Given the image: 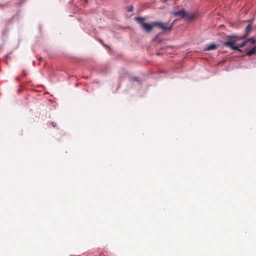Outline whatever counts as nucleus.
<instances>
[{
  "mask_svg": "<svg viewBox=\"0 0 256 256\" xmlns=\"http://www.w3.org/2000/svg\"><path fill=\"white\" fill-rule=\"evenodd\" d=\"M51 124L52 127L55 128L56 126V124L54 122H52Z\"/></svg>",
  "mask_w": 256,
  "mask_h": 256,
  "instance_id": "10",
  "label": "nucleus"
},
{
  "mask_svg": "<svg viewBox=\"0 0 256 256\" xmlns=\"http://www.w3.org/2000/svg\"><path fill=\"white\" fill-rule=\"evenodd\" d=\"M197 17L196 13L188 12L185 11L184 20L188 21H192Z\"/></svg>",
  "mask_w": 256,
  "mask_h": 256,
  "instance_id": "3",
  "label": "nucleus"
},
{
  "mask_svg": "<svg viewBox=\"0 0 256 256\" xmlns=\"http://www.w3.org/2000/svg\"><path fill=\"white\" fill-rule=\"evenodd\" d=\"M216 47L217 46H216V44H211L208 46H207L206 48V50H215V49H216Z\"/></svg>",
  "mask_w": 256,
  "mask_h": 256,
  "instance_id": "6",
  "label": "nucleus"
},
{
  "mask_svg": "<svg viewBox=\"0 0 256 256\" xmlns=\"http://www.w3.org/2000/svg\"><path fill=\"white\" fill-rule=\"evenodd\" d=\"M252 30V26L250 24L246 28V30L247 32H249Z\"/></svg>",
  "mask_w": 256,
  "mask_h": 256,
  "instance_id": "7",
  "label": "nucleus"
},
{
  "mask_svg": "<svg viewBox=\"0 0 256 256\" xmlns=\"http://www.w3.org/2000/svg\"><path fill=\"white\" fill-rule=\"evenodd\" d=\"M247 40L250 41L254 44H255L256 42V40L253 38H248Z\"/></svg>",
  "mask_w": 256,
  "mask_h": 256,
  "instance_id": "8",
  "label": "nucleus"
},
{
  "mask_svg": "<svg viewBox=\"0 0 256 256\" xmlns=\"http://www.w3.org/2000/svg\"><path fill=\"white\" fill-rule=\"evenodd\" d=\"M133 10V6H130L128 8V11L130 12H132Z\"/></svg>",
  "mask_w": 256,
  "mask_h": 256,
  "instance_id": "9",
  "label": "nucleus"
},
{
  "mask_svg": "<svg viewBox=\"0 0 256 256\" xmlns=\"http://www.w3.org/2000/svg\"><path fill=\"white\" fill-rule=\"evenodd\" d=\"M238 40L236 38L232 39L225 42L224 44V45L230 48L233 50L240 51L239 48L244 47L246 45V41L244 40L240 44H238Z\"/></svg>",
  "mask_w": 256,
  "mask_h": 256,
  "instance_id": "2",
  "label": "nucleus"
},
{
  "mask_svg": "<svg viewBox=\"0 0 256 256\" xmlns=\"http://www.w3.org/2000/svg\"><path fill=\"white\" fill-rule=\"evenodd\" d=\"M256 53V46L250 49V50H248L246 52V54L248 56H251L253 54Z\"/></svg>",
  "mask_w": 256,
  "mask_h": 256,
  "instance_id": "5",
  "label": "nucleus"
},
{
  "mask_svg": "<svg viewBox=\"0 0 256 256\" xmlns=\"http://www.w3.org/2000/svg\"><path fill=\"white\" fill-rule=\"evenodd\" d=\"M136 22L141 24L142 28L146 32H151L154 26H158L164 30L170 31L172 28V25H168V24H164L162 22H155L152 24L144 22V18L141 17L136 18Z\"/></svg>",
  "mask_w": 256,
  "mask_h": 256,
  "instance_id": "1",
  "label": "nucleus"
},
{
  "mask_svg": "<svg viewBox=\"0 0 256 256\" xmlns=\"http://www.w3.org/2000/svg\"><path fill=\"white\" fill-rule=\"evenodd\" d=\"M22 73H23V74L24 76H26V72L24 70H23Z\"/></svg>",
  "mask_w": 256,
  "mask_h": 256,
  "instance_id": "11",
  "label": "nucleus"
},
{
  "mask_svg": "<svg viewBox=\"0 0 256 256\" xmlns=\"http://www.w3.org/2000/svg\"><path fill=\"white\" fill-rule=\"evenodd\" d=\"M164 1V2H166L168 1V0H162Z\"/></svg>",
  "mask_w": 256,
  "mask_h": 256,
  "instance_id": "13",
  "label": "nucleus"
},
{
  "mask_svg": "<svg viewBox=\"0 0 256 256\" xmlns=\"http://www.w3.org/2000/svg\"><path fill=\"white\" fill-rule=\"evenodd\" d=\"M133 80H136V81L138 80V78H133Z\"/></svg>",
  "mask_w": 256,
  "mask_h": 256,
  "instance_id": "12",
  "label": "nucleus"
},
{
  "mask_svg": "<svg viewBox=\"0 0 256 256\" xmlns=\"http://www.w3.org/2000/svg\"><path fill=\"white\" fill-rule=\"evenodd\" d=\"M85 1H86L87 0H84Z\"/></svg>",
  "mask_w": 256,
  "mask_h": 256,
  "instance_id": "14",
  "label": "nucleus"
},
{
  "mask_svg": "<svg viewBox=\"0 0 256 256\" xmlns=\"http://www.w3.org/2000/svg\"><path fill=\"white\" fill-rule=\"evenodd\" d=\"M185 14V10H179L178 12H174L173 15L176 16H180V18H184V16Z\"/></svg>",
  "mask_w": 256,
  "mask_h": 256,
  "instance_id": "4",
  "label": "nucleus"
}]
</instances>
